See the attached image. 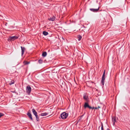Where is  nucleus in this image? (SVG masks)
I'll return each mask as SVG.
<instances>
[{
  "mask_svg": "<svg viewBox=\"0 0 130 130\" xmlns=\"http://www.w3.org/2000/svg\"><path fill=\"white\" fill-rule=\"evenodd\" d=\"M105 70H104L103 74L102 77V79L101 80V83L103 85H104V82L105 80Z\"/></svg>",
  "mask_w": 130,
  "mask_h": 130,
  "instance_id": "nucleus-1",
  "label": "nucleus"
},
{
  "mask_svg": "<svg viewBox=\"0 0 130 130\" xmlns=\"http://www.w3.org/2000/svg\"><path fill=\"white\" fill-rule=\"evenodd\" d=\"M19 37L16 36H9V41H14L18 39Z\"/></svg>",
  "mask_w": 130,
  "mask_h": 130,
  "instance_id": "nucleus-2",
  "label": "nucleus"
},
{
  "mask_svg": "<svg viewBox=\"0 0 130 130\" xmlns=\"http://www.w3.org/2000/svg\"><path fill=\"white\" fill-rule=\"evenodd\" d=\"M68 116V113L64 112L60 115V117L62 119H65L67 118Z\"/></svg>",
  "mask_w": 130,
  "mask_h": 130,
  "instance_id": "nucleus-3",
  "label": "nucleus"
},
{
  "mask_svg": "<svg viewBox=\"0 0 130 130\" xmlns=\"http://www.w3.org/2000/svg\"><path fill=\"white\" fill-rule=\"evenodd\" d=\"M89 102H86L85 103L84 105V107L85 109H86L87 108L90 109V108H91V106H90L88 103Z\"/></svg>",
  "mask_w": 130,
  "mask_h": 130,
  "instance_id": "nucleus-4",
  "label": "nucleus"
},
{
  "mask_svg": "<svg viewBox=\"0 0 130 130\" xmlns=\"http://www.w3.org/2000/svg\"><path fill=\"white\" fill-rule=\"evenodd\" d=\"M27 115L28 116L29 118L32 121H33V119L32 117V115L30 112V111L29 110L27 112Z\"/></svg>",
  "mask_w": 130,
  "mask_h": 130,
  "instance_id": "nucleus-5",
  "label": "nucleus"
},
{
  "mask_svg": "<svg viewBox=\"0 0 130 130\" xmlns=\"http://www.w3.org/2000/svg\"><path fill=\"white\" fill-rule=\"evenodd\" d=\"M31 91V88L30 86L28 85L26 88V91L27 93H29Z\"/></svg>",
  "mask_w": 130,
  "mask_h": 130,
  "instance_id": "nucleus-6",
  "label": "nucleus"
},
{
  "mask_svg": "<svg viewBox=\"0 0 130 130\" xmlns=\"http://www.w3.org/2000/svg\"><path fill=\"white\" fill-rule=\"evenodd\" d=\"M83 99L86 101V102H89V98L88 95L85 94H84L83 95Z\"/></svg>",
  "mask_w": 130,
  "mask_h": 130,
  "instance_id": "nucleus-7",
  "label": "nucleus"
},
{
  "mask_svg": "<svg viewBox=\"0 0 130 130\" xmlns=\"http://www.w3.org/2000/svg\"><path fill=\"white\" fill-rule=\"evenodd\" d=\"M80 52L78 50H76V51H74L73 54V55L74 56H79L78 55V53H80Z\"/></svg>",
  "mask_w": 130,
  "mask_h": 130,
  "instance_id": "nucleus-8",
  "label": "nucleus"
},
{
  "mask_svg": "<svg viewBox=\"0 0 130 130\" xmlns=\"http://www.w3.org/2000/svg\"><path fill=\"white\" fill-rule=\"evenodd\" d=\"M99 7L98 9H94L93 8H90V10L91 11H92L94 12H97L99 9Z\"/></svg>",
  "mask_w": 130,
  "mask_h": 130,
  "instance_id": "nucleus-9",
  "label": "nucleus"
},
{
  "mask_svg": "<svg viewBox=\"0 0 130 130\" xmlns=\"http://www.w3.org/2000/svg\"><path fill=\"white\" fill-rule=\"evenodd\" d=\"M21 51H22V56L23 54H24V51L25 50V48L24 47L21 46Z\"/></svg>",
  "mask_w": 130,
  "mask_h": 130,
  "instance_id": "nucleus-10",
  "label": "nucleus"
},
{
  "mask_svg": "<svg viewBox=\"0 0 130 130\" xmlns=\"http://www.w3.org/2000/svg\"><path fill=\"white\" fill-rule=\"evenodd\" d=\"M48 112H44L43 113H42L40 114L39 115V116H46L48 114Z\"/></svg>",
  "mask_w": 130,
  "mask_h": 130,
  "instance_id": "nucleus-11",
  "label": "nucleus"
},
{
  "mask_svg": "<svg viewBox=\"0 0 130 130\" xmlns=\"http://www.w3.org/2000/svg\"><path fill=\"white\" fill-rule=\"evenodd\" d=\"M55 19L56 18L54 16H53L51 18H50L48 19L50 21H53L55 20Z\"/></svg>",
  "mask_w": 130,
  "mask_h": 130,
  "instance_id": "nucleus-12",
  "label": "nucleus"
},
{
  "mask_svg": "<svg viewBox=\"0 0 130 130\" xmlns=\"http://www.w3.org/2000/svg\"><path fill=\"white\" fill-rule=\"evenodd\" d=\"M32 111L33 114L35 116L37 114V112L34 108L32 109Z\"/></svg>",
  "mask_w": 130,
  "mask_h": 130,
  "instance_id": "nucleus-13",
  "label": "nucleus"
},
{
  "mask_svg": "<svg viewBox=\"0 0 130 130\" xmlns=\"http://www.w3.org/2000/svg\"><path fill=\"white\" fill-rule=\"evenodd\" d=\"M47 55V53L45 51L42 53V56L43 57H45Z\"/></svg>",
  "mask_w": 130,
  "mask_h": 130,
  "instance_id": "nucleus-14",
  "label": "nucleus"
},
{
  "mask_svg": "<svg viewBox=\"0 0 130 130\" xmlns=\"http://www.w3.org/2000/svg\"><path fill=\"white\" fill-rule=\"evenodd\" d=\"M14 82L15 81L14 80H12L11 81H10V82L9 83V84L10 85H11L12 84H14Z\"/></svg>",
  "mask_w": 130,
  "mask_h": 130,
  "instance_id": "nucleus-15",
  "label": "nucleus"
},
{
  "mask_svg": "<svg viewBox=\"0 0 130 130\" xmlns=\"http://www.w3.org/2000/svg\"><path fill=\"white\" fill-rule=\"evenodd\" d=\"M42 34L46 36L48 34V32L45 31H44L43 32Z\"/></svg>",
  "mask_w": 130,
  "mask_h": 130,
  "instance_id": "nucleus-16",
  "label": "nucleus"
},
{
  "mask_svg": "<svg viewBox=\"0 0 130 130\" xmlns=\"http://www.w3.org/2000/svg\"><path fill=\"white\" fill-rule=\"evenodd\" d=\"M29 62L27 61H25L23 62V63L24 64V65L28 64L30 63Z\"/></svg>",
  "mask_w": 130,
  "mask_h": 130,
  "instance_id": "nucleus-17",
  "label": "nucleus"
},
{
  "mask_svg": "<svg viewBox=\"0 0 130 130\" xmlns=\"http://www.w3.org/2000/svg\"><path fill=\"white\" fill-rule=\"evenodd\" d=\"M36 117V119L37 121H39V117L38 116V115H37L35 116Z\"/></svg>",
  "mask_w": 130,
  "mask_h": 130,
  "instance_id": "nucleus-18",
  "label": "nucleus"
},
{
  "mask_svg": "<svg viewBox=\"0 0 130 130\" xmlns=\"http://www.w3.org/2000/svg\"><path fill=\"white\" fill-rule=\"evenodd\" d=\"M77 37L78 39V41H80L82 38V36L80 35H78Z\"/></svg>",
  "mask_w": 130,
  "mask_h": 130,
  "instance_id": "nucleus-19",
  "label": "nucleus"
},
{
  "mask_svg": "<svg viewBox=\"0 0 130 130\" xmlns=\"http://www.w3.org/2000/svg\"><path fill=\"white\" fill-rule=\"evenodd\" d=\"M112 120L113 122H116V117H112Z\"/></svg>",
  "mask_w": 130,
  "mask_h": 130,
  "instance_id": "nucleus-20",
  "label": "nucleus"
},
{
  "mask_svg": "<svg viewBox=\"0 0 130 130\" xmlns=\"http://www.w3.org/2000/svg\"><path fill=\"white\" fill-rule=\"evenodd\" d=\"M38 62L40 64L42 63L43 62V60L41 59H40L38 61Z\"/></svg>",
  "mask_w": 130,
  "mask_h": 130,
  "instance_id": "nucleus-21",
  "label": "nucleus"
},
{
  "mask_svg": "<svg viewBox=\"0 0 130 130\" xmlns=\"http://www.w3.org/2000/svg\"><path fill=\"white\" fill-rule=\"evenodd\" d=\"M66 86V85H65V83H64V85H63V86H62V85H61V88H62V89H65V86Z\"/></svg>",
  "mask_w": 130,
  "mask_h": 130,
  "instance_id": "nucleus-22",
  "label": "nucleus"
},
{
  "mask_svg": "<svg viewBox=\"0 0 130 130\" xmlns=\"http://www.w3.org/2000/svg\"><path fill=\"white\" fill-rule=\"evenodd\" d=\"M101 130H104V128H103V123L102 122L101 123Z\"/></svg>",
  "mask_w": 130,
  "mask_h": 130,
  "instance_id": "nucleus-23",
  "label": "nucleus"
},
{
  "mask_svg": "<svg viewBox=\"0 0 130 130\" xmlns=\"http://www.w3.org/2000/svg\"><path fill=\"white\" fill-rule=\"evenodd\" d=\"M9 51L10 52V53H11L12 52H13V50H12V48H10L9 49Z\"/></svg>",
  "mask_w": 130,
  "mask_h": 130,
  "instance_id": "nucleus-24",
  "label": "nucleus"
},
{
  "mask_svg": "<svg viewBox=\"0 0 130 130\" xmlns=\"http://www.w3.org/2000/svg\"><path fill=\"white\" fill-rule=\"evenodd\" d=\"M4 116V114L2 113H0V118Z\"/></svg>",
  "mask_w": 130,
  "mask_h": 130,
  "instance_id": "nucleus-25",
  "label": "nucleus"
},
{
  "mask_svg": "<svg viewBox=\"0 0 130 130\" xmlns=\"http://www.w3.org/2000/svg\"><path fill=\"white\" fill-rule=\"evenodd\" d=\"M85 112L83 115L79 117L78 118H79L80 117V118H82L83 117V116L85 114Z\"/></svg>",
  "mask_w": 130,
  "mask_h": 130,
  "instance_id": "nucleus-26",
  "label": "nucleus"
},
{
  "mask_svg": "<svg viewBox=\"0 0 130 130\" xmlns=\"http://www.w3.org/2000/svg\"><path fill=\"white\" fill-rule=\"evenodd\" d=\"M12 80H13V79H12L10 78L9 79V83L10 82V81H11Z\"/></svg>",
  "mask_w": 130,
  "mask_h": 130,
  "instance_id": "nucleus-27",
  "label": "nucleus"
},
{
  "mask_svg": "<svg viewBox=\"0 0 130 130\" xmlns=\"http://www.w3.org/2000/svg\"><path fill=\"white\" fill-rule=\"evenodd\" d=\"M91 108H90V109H94V107H92L91 106Z\"/></svg>",
  "mask_w": 130,
  "mask_h": 130,
  "instance_id": "nucleus-28",
  "label": "nucleus"
},
{
  "mask_svg": "<svg viewBox=\"0 0 130 130\" xmlns=\"http://www.w3.org/2000/svg\"><path fill=\"white\" fill-rule=\"evenodd\" d=\"M82 118H80L79 119V120H78V121H81V119Z\"/></svg>",
  "mask_w": 130,
  "mask_h": 130,
  "instance_id": "nucleus-29",
  "label": "nucleus"
},
{
  "mask_svg": "<svg viewBox=\"0 0 130 130\" xmlns=\"http://www.w3.org/2000/svg\"><path fill=\"white\" fill-rule=\"evenodd\" d=\"M7 23H5V25H6V26H7Z\"/></svg>",
  "mask_w": 130,
  "mask_h": 130,
  "instance_id": "nucleus-30",
  "label": "nucleus"
},
{
  "mask_svg": "<svg viewBox=\"0 0 130 130\" xmlns=\"http://www.w3.org/2000/svg\"><path fill=\"white\" fill-rule=\"evenodd\" d=\"M97 109H99L101 108V107L100 106H98V107H97Z\"/></svg>",
  "mask_w": 130,
  "mask_h": 130,
  "instance_id": "nucleus-31",
  "label": "nucleus"
},
{
  "mask_svg": "<svg viewBox=\"0 0 130 130\" xmlns=\"http://www.w3.org/2000/svg\"><path fill=\"white\" fill-rule=\"evenodd\" d=\"M54 71V70H52V73H55V72L54 71Z\"/></svg>",
  "mask_w": 130,
  "mask_h": 130,
  "instance_id": "nucleus-32",
  "label": "nucleus"
},
{
  "mask_svg": "<svg viewBox=\"0 0 130 130\" xmlns=\"http://www.w3.org/2000/svg\"><path fill=\"white\" fill-rule=\"evenodd\" d=\"M113 122V126H114V125H115V122Z\"/></svg>",
  "mask_w": 130,
  "mask_h": 130,
  "instance_id": "nucleus-33",
  "label": "nucleus"
},
{
  "mask_svg": "<svg viewBox=\"0 0 130 130\" xmlns=\"http://www.w3.org/2000/svg\"><path fill=\"white\" fill-rule=\"evenodd\" d=\"M12 92H13V93H16L17 92L15 91V90L14 91Z\"/></svg>",
  "mask_w": 130,
  "mask_h": 130,
  "instance_id": "nucleus-34",
  "label": "nucleus"
},
{
  "mask_svg": "<svg viewBox=\"0 0 130 130\" xmlns=\"http://www.w3.org/2000/svg\"><path fill=\"white\" fill-rule=\"evenodd\" d=\"M94 109H98L97 108V107H94Z\"/></svg>",
  "mask_w": 130,
  "mask_h": 130,
  "instance_id": "nucleus-35",
  "label": "nucleus"
},
{
  "mask_svg": "<svg viewBox=\"0 0 130 130\" xmlns=\"http://www.w3.org/2000/svg\"><path fill=\"white\" fill-rule=\"evenodd\" d=\"M107 130H110L109 128H108L107 129Z\"/></svg>",
  "mask_w": 130,
  "mask_h": 130,
  "instance_id": "nucleus-36",
  "label": "nucleus"
},
{
  "mask_svg": "<svg viewBox=\"0 0 130 130\" xmlns=\"http://www.w3.org/2000/svg\"><path fill=\"white\" fill-rule=\"evenodd\" d=\"M79 122V121H77V122L76 123H77V124L78 123V122Z\"/></svg>",
  "mask_w": 130,
  "mask_h": 130,
  "instance_id": "nucleus-37",
  "label": "nucleus"
},
{
  "mask_svg": "<svg viewBox=\"0 0 130 130\" xmlns=\"http://www.w3.org/2000/svg\"><path fill=\"white\" fill-rule=\"evenodd\" d=\"M100 126H99V129H100Z\"/></svg>",
  "mask_w": 130,
  "mask_h": 130,
  "instance_id": "nucleus-38",
  "label": "nucleus"
},
{
  "mask_svg": "<svg viewBox=\"0 0 130 130\" xmlns=\"http://www.w3.org/2000/svg\"><path fill=\"white\" fill-rule=\"evenodd\" d=\"M62 85H63V83H62Z\"/></svg>",
  "mask_w": 130,
  "mask_h": 130,
  "instance_id": "nucleus-39",
  "label": "nucleus"
},
{
  "mask_svg": "<svg viewBox=\"0 0 130 130\" xmlns=\"http://www.w3.org/2000/svg\"><path fill=\"white\" fill-rule=\"evenodd\" d=\"M7 39L8 41V39Z\"/></svg>",
  "mask_w": 130,
  "mask_h": 130,
  "instance_id": "nucleus-40",
  "label": "nucleus"
}]
</instances>
